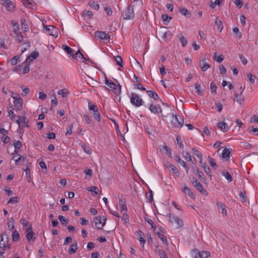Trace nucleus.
I'll return each mask as SVG.
<instances>
[{
    "label": "nucleus",
    "instance_id": "f8f14e48",
    "mask_svg": "<svg viewBox=\"0 0 258 258\" xmlns=\"http://www.w3.org/2000/svg\"><path fill=\"white\" fill-rule=\"evenodd\" d=\"M14 100V105L16 108V110H21L22 108L23 101L20 97H16L14 96H12Z\"/></svg>",
    "mask_w": 258,
    "mask_h": 258
},
{
    "label": "nucleus",
    "instance_id": "473e14b6",
    "mask_svg": "<svg viewBox=\"0 0 258 258\" xmlns=\"http://www.w3.org/2000/svg\"><path fill=\"white\" fill-rule=\"evenodd\" d=\"M222 175L225 177L228 182H231L232 180V178L231 174L227 171H223Z\"/></svg>",
    "mask_w": 258,
    "mask_h": 258
},
{
    "label": "nucleus",
    "instance_id": "f3484780",
    "mask_svg": "<svg viewBox=\"0 0 258 258\" xmlns=\"http://www.w3.org/2000/svg\"><path fill=\"white\" fill-rule=\"evenodd\" d=\"M39 56V52L38 51L32 52L26 59L25 61L23 63H30L33 59H36Z\"/></svg>",
    "mask_w": 258,
    "mask_h": 258
},
{
    "label": "nucleus",
    "instance_id": "ea45409f",
    "mask_svg": "<svg viewBox=\"0 0 258 258\" xmlns=\"http://www.w3.org/2000/svg\"><path fill=\"white\" fill-rule=\"evenodd\" d=\"M21 25L22 29L25 32H27L29 30V28L27 24L26 23V21L25 19H22L21 21Z\"/></svg>",
    "mask_w": 258,
    "mask_h": 258
},
{
    "label": "nucleus",
    "instance_id": "79ce46f5",
    "mask_svg": "<svg viewBox=\"0 0 258 258\" xmlns=\"http://www.w3.org/2000/svg\"><path fill=\"white\" fill-rule=\"evenodd\" d=\"M215 24L216 26H217L218 29L220 31L222 30L223 28L222 23L220 20H218L217 18H216V20L215 22Z\"/></svg>",
    "mask_w": 258,
    "mask_h": 258
},
{
    "label": "nucleus",
    "instance_id": "09e8293b",
    "mask_svg": "<svg viewBox=\"0 0 258 258\" xmlns=\"http://www.w3.org/2000/svg\"><path fill=\"white\" fill-rule=\"evenodd\" d=\"M87 190L91 192L93 194L96 195L98 194V187L95 186L87 188Z\"/></svg>",
    "mask_w": 258,
    "mask_h": 258
},
{
    "label": "nucleus",
    "instance_id": "dca6fc26",
    "mask_svg": "<svg viewBox=\"0 0 258 258\" xmlns=\"http://www.w3.org/2000/svg\"><path fill=\"white\" fill-rule=\"evenodd\" d=\"M192 183L194 186L196 187L197 189L201 192L203 194H205L207 191L204 188L203 185L201 184V183L197 179L194 178L192 181Z\"/></svg>",
    "mask_w": 258,
    "mask_h": 258
},
{
    "label": "nucleus",
    "instance_id": "a18cd8bd",
    "mask_svg": "<svg viewBox=\"0 0 258 258\" xmlns=\"http://www.w3.org/2000/svg\"><path fill=\"white\" fill-rule=\"evenodd\" d=\"M15 151L14 153H17L18 152L17 150L20 149L22 147V144L20 141H16L14 143Z\"/></svg>",
    "mask_w": 258,
    "mask_h": 258
},
{
    "label": "nucleus",
    "instance_id": "423d86ee",
    "mask_svg": "<svg viewBox=\"0 0 258 258\" xmlns=\"http://www.w3.org/2000/svg\"><path fill=\"white\" fill-rule=\"evenodd\" d=\"M106 218L105 216H97L94 218L96 227L99 229H102L105 224Z\"/></svg>",
    "mask_w": 258,
    "mask_h": 258
},
{
    "label": "nucleus",
    "instance_id": "412c9836",
    "mask_svg": "<svg viewBox=\"0 0 258 258\" xmlns=\"http://www.w3.org/2000/svg\"><path fill=\"white\" fill-rule=\"evenodd\" d=\"M217 127L224 133L228 132L230 129L228 124L223 121L218 122L217 123Z\"/></svg>",
    "mask_w": 258,
    "mask_h": 258
},
{
    "label": "nucleus",
    "instance_id": "603ef678",
    "mask_svg": "<svg viewBox=\"0 0 258 258\" xmlns=\"http://www.w3.org/2000/svg\"><path fill=\"white\" fill-rule=\"evenodd\" d=\"M162 20L164 22V23L166 24L170 22V20L171 19V18L169 17L166 14H163L162 16Z\"/></svg>",
    "mask_w": 258,
    "mask_h": 258
},
{
    "label": "nucleus",
    "instance_id": "2eb2a0df",
    "mask_svg": "<svg viewBox=\"0 0 258 258\" xmlns=\"http://www.w3.org/2000/svg\"><path fill=\"white\" fill-rule=\"evenodd\" d=\"M0 246L9 248L8 245V237L7 234H2L0 235Z\"/></svg>",
    "mask_w": 258,
    "mask_h": 258
},
{
    "label": "nucleus",
    "instance_id": "b1692460",
    "mask_svg": "<svg viewBox=\"0 0 258 258\" xmlns=\"http://www.w3.org/2000/svg\"><path fill=\"white\" fill-rule=\"evenodd\" d=\"M200 67L203 71L205 72L210 68V64L206 61V59H203L200 61Z\"/></svg>",
    "mask_w": 258,
    "mask_h": 258
},
{
    "label": "nucleus",
    "instance_id": "c9c22d12",
    "mask_svg": "<svg viewBox=\"0 0 258 258\" xmlns=\"http://www.w3.org/2000/svg\"><path fill=\"white\" fill-rule=\"evenodd\" d=\"M162 150L165 151V153L169 157H171V149L166 145H164L162 147Z\"/></svg>",
    "mask_w": 258,
    "mask_h": 258
},
{
    "label": "nucleus",
    "instance_id": "a211bd4d",
    "mask_svg": "<svg viewBox=\"0 0 258 258\" xmlns=\"http://www.w3.org/2000/svg\"><path fill=\"white\" fill-rule=\"evenodd\" d=\"M136 235L137 239L140 241L141 245H142L143 247H144L145 243L146 242V240L144 239V233L141 230H138L136 232Z\"/></svg>",
    "mask_w": 258,
    "mask_h": 258
},
{
    "label": "nucleus",
    "instance_id": "393cba45",
    "mask_svg": "<svg viewBox=\"0 0 258 258\" xmlns=\"http://www.w3.org/2000/svg\"><path fill=\"white\" fill-rule=\"evenodd\" d=\"M155 252L158 254L160 258H164L167 255L165 251L160 249L158 245L155 246Z\"/></svg>",
    "mask_w": 258,
    "mask_h": 258
},
{
    "label": "nucleus",
    "instance_id": "9d476101",
    "mask_svg": "<svg viewBox=\"0 0 258 258\" xmlns=\"http://www.w3.org/2000/svg\"><path fill=\"white\" fill-rule=\"evenodd\" d=\"M134 12L133 8L131 7H128L126 10L124 11L123 18L126 20H130L134 18Z\"/></svg>",
    "mask_w": 258,
    "mask_h": 258
},
{
    "label": "nucleus",
    "instance_id": "338daca9",
    "mask_svg": "<svg viewBox=\"0 0 258 258\" xmlns=\"http://www.w3.org/2000/svg\"><path fill=\"white\" fill-rule=\"evenodd\" d=\"M1 140L5 144L8 143L11 140L10 138L7 135L3 136V137L1 138Z\"/></svg>",
    "mask_w": 258,
    "mask_h": 258
},
{
    "label": "nucleus",
    "instance_id": "9b49d317",
    "mask_svg": "<svg viewBox=\"0 0 258 258\" xmlns=\"http://www.w3.org/2000/svg\"><path fill=\"white\" fill-rule=\"evenodd\" d=\"M45 31L46 34L52 36H57V30L53 26L49 25L45 27Z\"/></svg>",
    "mask_w": 258,
    "mask_h": 258
},
{
    "label": "nucleus",
    "instance_id": "f257e3e1",
    "mask_svg": "<svg viewBox=\"0 0 258 258\" xmlns=\"http://www.w3.org/2000/svg\"><path fill=\"white\" fill-rule=\"evenodd\" d=\"M88 109L90 114L92 115L94 119L97 121H100L101 119L100 113L99 112L97 106L93 103L90 100L88 101Z\"/></svg>",
    "mask_w": 258,
    "mask_h": 258
},
{
    "label": "nucleus",
    "instance_id": "0eeeda50",
    "mask_svg": "<svg viewBox=\"0 0 258 258\" xmlns=\"http://www.w3.org/2000/svg\"><path fill=\"white\" fill-rule=\"evenodd\" d=\"M149 109L152 113L157 114L159 116H163L161 107L159 105L152 103L150 104Z\"/></svg>",
    "mask_w": 258,
    "mask_h": 258
},
{
    "label": "nucleus",
    "instance_id": "774afa93",
    "mask_svg": "<svg viewBox=\"0 0 258 258\" xmlns=\"http://www.w3.org/2000/svg\"><path fill=\"white\" fill-rule=\"evenodd\" d=\"M210 88L212 92L216 94L217 92V86L216 84L213 82L211 83L210 85Z\"/></svg>",
    "mask_w": 258,
    "mask_h": 258
},
{
    "label": "nucleus",
    "instance_id": "49530a36",
    "mask_svg": "<svg viewBox=\"0 0 258 258\" xmlns=\"http://www.w3.org/2000/svg\"><path fill=\"white\" fill-rule=\"evenodd\" d=\"M58 94L61 95L63 97H65L69 94V92L67 89H64L60 90L57 92Z\"/></svg>",
    "mask_w": 258,
    "mask_h": 258
},
{
    "label": "nucleus",
    "instance_id": "e433bc0d",
    "mask_svg": "<svg viewBox=\"0 0 258 258\" xmlns=\"http://www.w3.org/2000/svg\"><path fill=\"white\" fill-rule=\"evenodd\" d=\"M180 14L185 17H189L190 16V12L185 8L180 9L179 10Z\"/></svg>",
    "mask_w": 258,
    "mask_h": 258
},
{
    "label": "nucleus",
    "instance_id": "4468645a",
    "mask_svg": "<svg viewBox=\"0 0 258 258\" xmlns=\"http://www.w3.org/2000/svg\"><path fill=\"white\" fill-rule=\"evenodd\" d=\"M170 219L171 223L176 224L177 228L181 227L183 225L182 221L176 216L170 215Z\"/></svg>",
    "mask_w": 258,
    "mask_h": 258
},
{
    "label": "nucleus",
    "instance_id": "bf43d9fd",
    "mask_svg": "<svg viewBox=\"0 0 258 258\" xmlns=\"http://www.w3.org/2000/svg\"><path fill=\"white\" fill-rule=\"evenodd\" d=\"M215 106L218 112H221L222 111L223 106L222 103L220 102H216L215 103Z\"/></svg>",
    "mask_w": 258,
    "mask_h": 258
},
{
    "label": "nucleus",
    "instance_id": "f704fd0d",
    "mask_svg": "<svg viewBox=\"0 0 258 258\" xmlns=\"http://www.w3.org/2000/svg\"><path fill=\"white\" fill-rule=\"evenodd\" d=\"M230 152L228 149L225 148L223 149L222 153V156L223 158L228 160L229 158Z\"/></svg>",
    "mask_w": 258,
    "mask_h": 258
},
{
    "label": "nucleus",
    "instance_id": "5701e85b",
    "mask_svg": "<svg viewBox=\"0 0 258 258\" xmlns=\"http://www.w3.org/2000/svg\"><path fill=\"white\" fill-rule=\"evenodd\" d=\"M181 190L186 195L188 196L192 199H195L194 194L192 192L190 189L187 186H184L181 188Z\"/></svg>",
    "mask_w": 258,
    "mask_h": 258
},
{
    "label": "nucleus",
    "instance_id": "052dcab7",
    "mask_svg": "<svg viewBox=\"0 0 258 258\" xmlns=\"http://www.w3.org/2000/svg\"><path fill=\"white\" fill-rule=\"evenodd\" d=\"M82 117L87 124H90L91 123V119L89 115L84 114L82 115Z\"/></svg>",
    "mask_w": 258,
    "mask_h": 258
},
{
    "label": "nucleus",
    "instance_id": "69168bd1",
    "mask_svg": "<svg viewBox=\"0 0 258 258\" xmlns=\"http://www.w3.org/2000/svg\"><path fill=\"white\" fill-rule=\"evenodd\" d=\"M73 128V125L71 124L69 125L67 128V132L66 133V136L71 135L72 134V130Z\"/></svg>",
    "mask_w": 258,
    "mask_h": 258
},
{
    "label": "nucleus",
    "instance_id": "0e129e2a",
    "mask_svg": "<svg viewBox=\"0 0 258 258\" xmlns=\"http://www.w3.org/2000/svg\"><path fill=\"white\" fill-rule=\"evenodd\" d=\"M121 214H122V217H120L121 220L123 221L124 223H127L129 221V218L126 213Z\"/></svg>",
    "mask_w": 258,
    "mask_h": 258
},
{
    "label": "nucleus",
    "instance_id": "3c124183",
    "mask_svg": "<svg viewBox=\"0 0 258 258\" xmlns=\"http://www.w3.org/2000/svg\"><path fill=\"white\" fill-rule=\"evenodd\" d=\"M158 238L163 242V243L167 244V238L164 236L163 234L160 233H158Z\"/></svg>",
    "mask_w": 258,
    "mask_h": 258
},
{
    "label": "nucleus",
    "instance_id": "a19ab883",
    "mask_svg": "<svg viewBox=\"0 0 258 258\" xmlns=\"http://www.w3.org/2000/svg\"><path fill=\"white\" fill-rule=\"evenodd\" d=\"M84 172L86 175V176L85 177L86 179L89 180L91 178V177L92 175V173H93L92 169H86V170H85Z\"/></svg>",
    "mask_w": 258,
    "mask_h": 258
},
{
    "label": "nucleus",
    "instance_id": "a878e982",
    "mask_svg": "<svg viewBox=\"0 0 258 258\" xmlns=\"http://www.w3.org/2000/svg\"><path fill=\"white\" fill-rule=\"evenodd\" d=\"M3 5L8 11H11L14 8L13 4L10 0H4Z\"/></svg>",
    "mask_w": 258,
    "mask_h": 258
},
{
    "label": "nucleus",
    "instance_id": "f03ea898",
    "mask_svg": "<svg viewBox=\"0 0 258 258\" xmlns=\"http://www.w3.org/2000/svg\"><path fill=\"white\" fill-rule=\"evenodd\" d=\"M131 103L136 107L143 105L144 101L139 95L132 92L129 95Z\"/></svg>",
    "mask_w": 258,
    "mask_h": 258
},
{
    "label": "nucleus",
    "instance_id": "c03bdc74",
    "mask_svg": "<svg viewBox=\"0 0 258 258\" xmlns=\"http://www.w3.org/2000/svg\"><path fill=\"white\" fill-rule=\"evenodd\" d=\"M20 199L18 197H11L8 202V204H14L19 202Z\"/></svg>",
    "mask_w": 258,
    "mask_h": 258
},
{
    "label": "nucleus",
    "instance_id": "58836bf2",
    "mask_svg": "<svg viewBox=\"0 0 258 258\" xmlns=\"http://www.w3.org/2000/svg\"><path fill=\"white\" fill-rule=\"evenodd\" d=\"M191 254L194 258H202L201 254L198 249H194L191 252Z\"/></svg>",
    "mask_w": 258,
    "mask_h": 258
},
{
    "label": "nucleus",
    "instance_id": "4d7b16f0",
    "mask_svg": "<svg viewBox=\"0 0 258 258\" xmlns=\"http://www.w3.org/2000/svg\"><path fill=\"white\" fill-rule=\"evenodd\" d=\"M115 60L117 64L121 67L122 66V59L121 56H117L114 57Z\"/></svg>",
    "mask_w": 258,
    "mask_h": 258
},
{
    "label": "nucleus",
    "instance_id": "c85d7f7f",
    "mask_svg": "<svg viewBox=\"0 0 258 258\" xmlns=\"http://www.w3.org/2000/svg\"><path fill=\"white\" fill-rule=\"evenodd\" d=\"M78 248L77 242L72 244L70 248L68 249V252L70 254H73L76 252Z\"/></svg>",
    "mask_w": 258,
    "mask_h": 258
},
{
    "label": "nucleus",
    "instance_id": "aec40b11",
    "mask_svg": "<svg viewBox=\"0 0 258 258\" xmlns=\"http://www.w3.org/2000/svg\"><path fill=\"white\" fill-rule=\"evenodd\" d=\"M160 35V37L166 41L170 40L172 37V34L170 31L161 32Z\"/></svg>",
    "mask_w": 258,
    "mask_h": 258
},
{
    "label": "nucleus",
    "instance_id": "2f4dec72",
    "mask_svg": "<svg viewBox=\"0 0 258 258\" xmlns=\"http://www.w3.org/2000/svg\"><path fill=\"white\" fill-rule=\"evenodd\" d=\"M179 39V41L182 44L183 47L186 46L187 43V40L185 37H184L182 34H180L178 36Z\"/></svg>",
    "mask_w": 258,
    "mask_h": 258
},
{
    "label": "nucleus",
    "instance_id": "e2e57ef3",
    "mask_svg": "<svg viewBox=\"0 0 258 258\" xmlns=\"http://www.w3.org/2000/svg\"><path fill=\"white\" fill-rule=\"evenodd\" d=\"M16 35V40L18 41L19 42H21L23 40V37L21 33H19L18 34H15Z\"/></svg>",
    "mask_w": 258,
    "mask_h": 258
},
{
    "label": "nucleus",
    "instance_id": "7c9ffc66",
    "mask_svg": "<svg viewBox=\"0 0 258 258\" xmlns=\"http://www.w3.org/2000/svg\"><path fill=\"white\" fill-rule=\"evenodd\" d=\"M12 24L13 25V31L15 34H18L20 33L19 32L20 27L19 25L17 22H15L14 21H12Z\"/></svg>",
    "mask_w": 258,
    "mask_h": 258
},
{
    "label": "nucleus",
    "instance_id": "ddd939ff",
    "mask_svg": "<svg viewBox=\"0 0 258 258\" xmlns=\"http://www.w3.org/2000/svg\"><path fill=\"white\" fill-rule=\"evenodd\" d=\"M25 233L28 241L29 242L31 241L33 242L35 239V237L34 236V233L32 231V227H29L27 228L25 230Z\"/></svg>",
    "mask_w": 258,
    "mask_h": 258
},
{
    "label": "nucleus",
    "instance_id": "6ab92c4d",
    "mask_svg": "<svg viewBox=\"0 0 258 258\" xmlns=\"http://www.w3.org/2000/svg\"><path fill=\"white\" fill-rule=\"evenodd\" d=\"M166 167L168 169L172 171L173 173L177 176H179L180 172L179 170L172 164L167 163L166 165Z\"/></svg>",
    "mask_w": 258,
    "mask_h": 258
},
{
    "label": "nucleus",
    "instance_id": "864d4df0",
    "mask_svg": "<svg viewBox=\"0 0 258 258\" xmlns=\"http://www.w3.org/2000/svg\"><path fill=\"white\" fill-rule=\"evenodd\" d=\"M83 16L85 18L91 19L93 16V13L90 11H86L83 13Z\"/></svg>",
    "mask_w": 258,
    "mask_h": 258
},
{
    "label": "nucleus",
    "instance_id": "680f3d73",
    "mask_svg": "<svg viewBox=\"0 0 258 258\" xmlns=\"http://www.w3.org/2000/svg\"><path fill=\"white\" fill-rule=\"evenodd\" d=\"M119 207L120 208V211L121 213H126L127 208H126V204L119 205Z\"/></svg>",
    "mask_w": 258,
    "mask_h": 258
},
{
    "label": "nucleus",
    "instance_id": "13d9d810",
    "mask_svg": "<svg viewBox=\"0 0 258 258\" xmlns=\"http://www.w3.org/2000/svg\"><path fill=\"white\" fill-rule=\"evenodd\" d=\"M23 4L26 7H30L32 6L33 3V0H22Z\"/></svg>",
    "mask_w": 258,
    "mask_h": 258
},
{
    "label": "nucleus",
    "instance_id": "8fccbe9b",
    "mask_svg": "<svg viewBox=\"0 0 258 258\" xmlns=\"http://www.w3.org/2000/svg\"><path fill=\"white\" fill-rule=\"evenodd\" d=\"M58 219L61 222V224L63 225L66 226L68 224V220L65 217L63 216H59Z\"/></svg>",
    "mask_w": 258,
    "mask_h": 258
},
{
    "label": "nucleus",
    "instance_id": "72a5a7b5",
    "mask_svg": "<svg viewBox=\"0 0 258 258\" xmlns=\"http://www.w3.org/2000/svg\"><path fill=\"white\" fill-rule=\"evenodd\" d=\"M193 154L196 156L198 158H199V159L202 161L203 160V155L201 154V153L197 150L196 148H192L191 149Z\"/></svg>",
    "mask_w": 258,
    "mask_h": 258
},
{
    "label": "nucleus",
    "instance_id": "7ed1b4c3",
    "mask_svg": "<svg viewBox=\"0 0 258 258\" xmlns=\"http://www.w3.org/2000/svg\"><path fill=\"white\" fill-rule=\"evenodd\" d=\"M17 117L18 119L16 120V123L19 125L18 130L20 131V134L22 133L23 134V132L21 131L24 130L25 127H29V122L25 116L19 115Z\"/></svg>",
    "mask_w": 258,
    "mask_h": 258
},
{
    "label": "nucleus",
    "instance_id": "cd10ccee",
    "mask_svg": "<svg viewBox=\"0 0 258 258\" xmlns=\"http://www.w3.org/2000/svg\"><path fill=\"white\" fill-rule=\"evenodd\" d=\"M21 61L20 55H16L14 56L10 59V63L12 66L17 64L18 62Z\"/></svg>",
    "mask_w": 258,
    "mask_h": 258
},
{
    "label": "nucleus",
    "instance_id": "6e6d98bb",
    "mask_svg": "<svg viewBox=\"0 0 258 258\" xmlns=\"http://www.w3.org/2000/svg\"><path fill=\"white\" fill-rule=\"evenodd\" d=\"M20 236L19 233L15 231L12 234V239L13 241H17L19 239Z\"/></svg>",
    "mask_w": 258,
    "mask_h": 258
},
{
    "label": "nucleus",
    "instance_id": "c756f323",
    "mask_svg": "<svg viewBox=\"0 0 258 258\" xmlns=\"http://www.w3.org/2000/svg\"><path fill=\"white\" fill-rule=\"evenodd\" d=\"M146 92L150 97L154 99L155 100H157L159 99L158 94L155 91L148 90Z\"/></svg>",
    "mask_w": 258,
    "mask_h": 258
},
{
    "label": "nucleus",
    "instance_id": "de8ad7c7",
    "mask_svg": "<svg viewBox=\"0 0 258 258\" xmlns=\"http://www.w3.org/2000/svg\"><path fill=\"white\" fill-rule=\"evenodd\" d=\"M195 88L196 90V92L199 95H201L202 94L203 89L202 88L200 84H196L195 85Z\"/></svg>",
    "mask_w": 258,
    "mask_h": 258
},
{
    "label": "nucleus",
    "instance_id": "1a4fd4ad",
    "mask_svg": "<svg viewBox=\"0 0 258 258\" xmlns=\"http://www.w3.org/2000/svg\"><path fill=\"white\" fill-rule=\"evenodd\" d=\"M95 37L103 40L104 42H108L110 40V36L108 34L103 31H97L95 33Z\"/></svg>",
    "mask_w": 258,
    "mask_h": 258
},
{
    "label": "nucleus",
    "instance_id": "39448f33",
    "mask_svg": "<svg viewBox=\"0 0 258 258\" xmlns=\"http://www.w3.org/2000/svg\"><path fill=\"white\" fill-rule=\"evenodd\" d=\"M243 89L242 86L240 87L239 92H235L234 94L233 100L237 102L240 105L243 106L244 104V99L242 96Z\"/></svg>",
    "mask_w": 258,
    "mask_h": 258
},
{
    "label": "nucleus",
    "instance_id": "6e6552de",
    "mask_svg": "<svg viewBox=\"0 0 258 258\" xmlns=\"http://www.w3.org/2000/svg\"><path fill=\"white\" fill-rule=\"evenodd\" d=\"M105 84L108 87V90L113 92L114 94H116L120 92V88L118 89L113 82L108 80L107 78L105 79Z\"/></svg>",
    "mask_w": 258,
    "mask_h": 258
},
{
    "label": "nucleus",
    "instance_id": "bb28decb",
    "mask_svg": "<svg viewBox=\"0 0 258 258\" xmlns=\"http://www.w3.org/2000/svg\"><path fill=\"white\" fill-rule=\"evenodd\" d=\"M62 47L63 49L66 52H67L69 54L72 56L74 58H75V54H74V51L72 48H71V47L66 45H63Z\"/></svg>",
    "mask_w": 258,
    "mask_h": 258
},
{
    "label": "nucleus",
    "instance_id": "20e7f679",
    "mask_svg": "<svg viewBox=\"0 0 258 258\" xmlns=\"http://www.w3.org/2000/svg\"><path fill=\"white\" fill-rule=\"evenodd\" d=\"M171 123L174 127H181L184 123L183 119L179 115L172 114L171 119Z\"/></svg>",
    "mask_w": 258,
    "mask_h": 258
},
{
    "label": "nucleus",
    "instance_id": "4c0bfd02",
    "mask_svg": "<svg viewBox=\"0 0 258 258\" xmlns=\"http://www.w3.org/2000/svg\"><path fill=\"white\" fill-rule=\"evenodd\" d=\"M208 160H209V162L210 165L211 166V167L213 169H216L217 168L218 166L215 162V159H213V158L209 157Z\"/></svg>",
    "mask_w": 258,
    "mask_h": 258
},
{
    "label": "nucleus",
    "instance_id": "5fc2aeb1",
    "mask_svg": "<svg viewBox=\"0 0 258 258\" xmlns=\"http://www.w3.org/2000/svg\"><path fill=\"white\" fill-rule=\"evenodd\" d=\"M82 148L84 152L88 154H91L92 152V149L88 146L83 145Z\"/></svg>",
    "mask_w": 258,
    "mask_h": 258
},
{
    "label": "nucleus",
    "instance_id": "4be33fe9",
    "mask_svg": "<svg viewBox=\"0 0 258 258\" xmlns=\"http://www.w3.org/2000/svg\"><path fill=\"white\" fill-rule=\"evenodd\" d=\"M175 159L176 161L178 163H179L181 166H182L185 169L186 173H187L189 168L188 166V165L186 164V162L185 161H184L183 160H182L179 156H176L175 157Z\"/></svg>",
    "mask_w": 258,
    "mask_h": 258
},
{
    "label": "nucleus",
    "instance_id": "37998d69",
    "mask_svg": "<svg viewBox=\"0 0 258 258\" xmlns=\"http://www.w3.org/2000/svg\"><path fill=\"white\" fill-rule=\"evenodd\" d=\"M89 5L90 7L94 9L95 10H98L99 9V4L94 1H91L89 3Z\"/></svg>",
    "mask_w": 258,
    "mask_h": 258
}]
</instances>
